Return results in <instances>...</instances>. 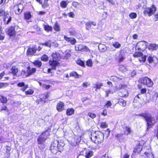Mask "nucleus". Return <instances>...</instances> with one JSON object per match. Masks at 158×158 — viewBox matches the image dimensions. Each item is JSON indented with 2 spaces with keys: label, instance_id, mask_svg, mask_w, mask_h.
Here are the masks:
<instances>
[{
  "label": "nucleus",
  "instance_id": "f257e3e1",
  "mask_svg": "<svg viewBox=\"0 0 158 158\" xmlns=\"http://www.w3.org/2000/svg\"><path fill=\"white\" fill-rule=\"evenodd\" d=\"M104 135L100 131H96L91 135V139L92 141L96 144L102 143L104 140Z\"/></svg>",
  "mask_w": 158,
  "mask_h": 158
},
{
  "label": "nucleus",
  "instance_id": "f03ea898",
  "mask_svg": "<svg viewBox=\"0 0 158 158\" xmlns=\"http://www.w3.org/2000/svg\"><path fill=\"white\" fill-rule=\"evenodd\" d=\"M143 117L146 120L147 125V129L151 128L156 123L155 119L154 118H152L150 115L148 113H143L137 115Z\"/></svg>",
  "mask_w": 158,
  "mask_h": 158
},
{
  "label": "nucleus",
  "instance_id": "7ed1b4c3",
  "mask_svg": "<svg viewBox=\"0 0 158 158\" xmlns=\"http://www.w3.org/2000/svg\"><path fill=\"white\" fill-rule=\"evenodd\" d=\"M156 10V8L155 5L152 4L150 8L148 7L146 8L144 11V14L148 15L150 16L154 14Z\"/></svg>",
  "mask_w": 158,
  "mask_h": 158
},
{
  "label": "nucleus",
  "instance_id": "20e7f679",
  "mask_svg": "<svg viewBox=\"0 0 158 158\" xmlns=\"http://www.w3.org/2000/svg\"><path fill=\"white\" fill-rule=\"evenodd\" d=\"M120 88H118V89H120L119 93V96L121 97L127 96L128 95V92L127 86L125 85H121Z\"/></svg>",
  "mask_w": 158,
  "mask_h": 158
},
{
  "label": "nucleus",
  "instance_id": "39448f33",
  "mask_svg": "<svg viewBox=\"0 0 158 158\" xmlns=\"http://www.w3.org/2000/svg\"><path fill=\"white\" fill-rule=\"evenodd\" d=\"M49 135V132L48 131L43 133L39 137L38 139V143L39 144L43 143Z\"/></svg>",
  "mask_w": 158,
  "mask_h": 158
},
{
  "label": "nucleus",
  "instance_id": "423d86ee",
  "mask_svg": "<svg viewBox=\"0 0 158 158\" xmlns=\"http://www.w3.org/2000/svg\"><path fill=\"white\" fill-rule=\"evenodd\" d=\"M148 43L144 41H141L138 42L135 47V50L143 51L147 47Z\"/></svg>",
  "mask_w": 158,
  "mask_h": 158
},
{
  "label": "nucleus",
  "instance_id": "0eeeda50",
  "mask_svg": "<svg viewBox=\"0 0 158 158\" xmlns=\"http://www.w3.org/2000/svg\"><path fill=\"white\" fill-rule=\"evenodd\" d=\"M140 82L142 84L146 85L147 86L151 87L153 84L152 81L147 77L143 78L140 80Z\"/></svg>",
  "mask_w": 158,
  "mask_h": 158
},
{
  "label": "nucleus",
  "instance_id": "6e6552de",
  "mask_svg": "<svg viewBox=\"0 0 158 158\" xmlns=\"http://www.w3.org/2000/svg\"><path fill=\"white\" fill-rule=\"evenodd\" d=\"M134 57L139 58V60L140 62H144L146 60L145 56H143L142 53L136 51L133 55Z\"/></svg>",
  "mask_w": 158,
  "mask_h": 158
},
{
  "label": "nucleus",
  "instance_id": "1a4fd4ad",
  "mask_svg": "<svg viewBox=\"0 0 158 158\" xmlns=\"http://www.w3.org/2000/svg\"><path fill=\"white\" fill-rule=\"evenodd\" d=\"M149 62L152 65L155 66L158 63V59L157 58L154 56H150L148 58Z\"/></svg>",
  "mask_w": 158,
  "mask_h": 158
},
{
  "label": "nucleus",
  "instance_id": "9d476101",
  "mask_svg": "<svg viewBox=\"0 0 158 158\" xmlns=\"http://www.w3.org/2000/svg\"><path fill=\"white\" fill-rule=\"evenodd\" d=\"M76 51H88L89 50V48L86 46L83 45H78L75 47Z\"/></svg>",
  "mask_w": 158,
  "mask_h": 158
},
{
  "label": "nucleus",
  "instance_id": "9b49d317",
  "mask_svg": "<svg viewBox=\"0 0 158 158\" xmlns=\"http://www.w3.org/2000/svg\"><path fill=\"white\" fill-rule=\"evenodd\" d=\"M58 61V60H53L49 61V64L52 66V69H55L56 67L60 65V64Z\"/></svg>",
  "mask_w": 158,
  "mask_h": 158
},
{
  "label": "nucleus",
  "instance_id": "f8f14e48",
  "mask_svg": "<svg viewBox=\"0 0 158 158\" xmlns=\"http://www.w3.org/2000/svg\"><path fill=\"white\" fill-rule=\"evenodd\" d=\"M23 7L21 4H19V5H16L14 6L15 13L16 14H19L22 11Z\"/></svg>",
  "mask_w": 158,
  "mask_h": 158
},
{
  "label": "nucleus",
  "instance_id": "ddd939ff",
  "mask_svg": "<svg viewBox=\"0 0 158 158\" xmlns=\"http://www.w3.org/2000/svg\"><path fill=\"white\" fill-rule=\"evenodd\" d=\"M56 108L58 111L61 112L64 109V104L61 102H59L56 105Z\"/></svg>",
  "mask_w": 158,
  "mask_h": 158
},
{
  "label": "nucleus",
  "instance_id": "4468645a",
  "mask_svg": "<svg viewBox=\"0 0 158 158\" xmlns=\"http://www.w3.org/2000/svg\"><path fill=\"white\" fill-rule=\"evenodd\" d=\"M61 53H62V52H61L60 53L56 52L53 53L52 56V59L54 60L59 61L61 58V56H60Z\"/></svg>",
  "mask_w": 158,
  "mask_h": 158
},
{
  "label": "nucleus",
  "instance_id": "2eb2a0df",
  "mask_svg": "<svg viewBox=\"0 0 158 158\" xmlns=\"http://www.w3.org/2000/svg\"><path fill=\"white\" fill-rule=\"evenodd\" d=\"M9 15L8 11L5 12V11L2 9L0 10V17L3 16L4 20L5 22L6 18L8 17Z\"/></svg>",
  "mask_w": 158,
  "mask_h": 158
},
{
  "label": "nucleus",
  "instance_id": "dca6fc26",
  "mask_svg": "<svg viewBox=\"0 0 158 158\" xmlns=\"http://www.w3.org/2000/svg\"><path fill=\"white\" fill-rule=\"evenodd\" d=\"M50 150L54 154L56 153L57 152L59 151L58 148L57 147L56 143L55 144L54 143H52V144L50 147Z\"/></svg>",
  "mask_w": 158,
  "mask_h": 158
},
{
  "label": "nucleus",
  "instance_id": "f3484780",
  "mask_svg": "<svg viewBox=\"0 0 158 158\" xmlns=\"http://www.w3.org/2000/svg\"><path fill=\"white\" fill-rule=\"evenodd\" d=\"M36 71V69L35 68H31L30 67H28L27 68V75L29 76L31 75L34 73Z\"/></svg>",
  "mask_w": 158,
  "mask_h": 158
},
{
  "label": "nucleus",
  "instance_id": "a211bd4d",
  "mask_svg": "<svg viewBox=\"0 0 158 158\" xmlns=\"http://www.w3.org/2000/svg\"><path fill=\"white\" fill-rule=\"evenodd\" d=\"M70 52L69 50H66L64 53H63V55L61 56V58L63 59H67L70 57L71 55Z\"/></svg>",
  "mask_w": 158,
  "mask_h": 158
},
{
  "label": "nucleus",
  "instance_id": "6ab92c4d",
  "mask_svg": "<svg viewBox=\"0 0 158 158\" xmlns=\"http://www.w3.org/2000/svg\"><path fill=\"white\" fill-rule=\"evenodd\" d=\"M94 155L93 151L90 150L86 151L85 153V158H90Z\"/></svg>",
  "mask_w": 158,
  "mask_h": 158
},
{
  "label": "nucleus",
  "instance_id": "aec40b11",
  "mask_svg": "<svg viewBox=\"0 0 158 158\" xmlns=\"http://www.w3.org/2000/svg\"><path fill=\"white\" fill-rule=\"evenodd\" d=\"M36 50L35 48H29L27 50V55H30L34 54Z\"/></svg>",
  "mask_w": 158,
  "mask_h": 158
},
{
  "label": "nucleus",
  "instance_id": "412c9836",
  "mask_svg": "<svg viewBox=\"0 0 158 158\" xmlns=\"http://www.w3.org/2000/svg\"><path fill=\"white\" fill-rule=\"evenodd\" d=\"M64 39L68 42H69L72 44H74L76 42L75 39L72 38H69L67 36H64Z\"/></svg>",
  "mask_w": 158,
  "mask_h": 158
},
{
  "label": "nucleus",
  "instance_id": "4be33fe9",
  "mask_svg": "<svg viewBox=\"0 0 158 158\" xmlns=\"http://www.w3.org/2000/svg\"><path fill=\"white\" fill-rule=\"evenodd\" d=\"M153 155L152 152H145L144 154L141 156V158H153Z\"/></svg>",
  "mask_w": 158,
  "mask_h": 158
},
{
  "label": "nucleus",
  "instance_id": "5701e85b",
  "mask_svg": "<svg viewBox=\"0 0 158 158\" xmlns=\"http://www.w3.org/2000/svg\"><path fill=\"white\" fill-rule=\"evenodd\" d=\"M17 85L19 87H22L21 90L23 91L28 87L27 85H25L24 83L23 82L18 83Z\"/></svg>",
  "mask_w": 158,
  "mask_h": 158
},
{
  "label": "nucleus",
  "instance_id": "b1692460",
  "mask_svg": "<svg viewBox=\"0 0 158 158\" xmlns=\"http://www.w3.org/2000/svg\"><path fill=\"white\" fill-rule=\"evenodd\" d=\"M7 32L10 36H12L15 34L14 28L12 27L8 28Z\"/></svg>",
  "mask_w": 158,
  "mask_h": 158
},
{
  "label": "nucleus",
  "instance_id": "393cba45",
  "mask_svg": "<svg viewBox=\"0 0 158 158\" xmlns=\"http://www.w3.org/2000/svg\"><path fill=\"white\" fill-rule=\"evenodd\" d=\"M124 78L123 76H121L120 77H118L116 76H113L111 77L110 80L114 81H119Z\"/></svg>",
  "mask_w": 158,
  "mask_h": 158
},
{
  "label": "nucleus",
  "instance_id": "a878e982",
  "mask_svg": "<svg viewBox=\"0 0 158 158\" xmlns=\"http://www.w3.org/2000/svg\"><path fill=\"white\" fill-rule=\"evenodd\" d=\"M142 149V146L141 145L136 146L133 152L135 153H138L140 152Z\"/></svg>",
  "mask_w": 158,
  "mask_h": 158
},
{
  "label": "nucleus",
  "instance_id": "bb28decb",
  "mask_svg": "<svg viewBox=\"0 0 158 158\" xmlns=\"http://www.w3.org/2000/svg\"><path fill=\"white\" fill-rule=\"evenodd\" d=\"M148 49L152 50H156L158 48V45L155 44H151L148 46Z\"/></svg>",
  "mask_w": 158,
  "mask_h": 158
},
{
  "label": "nucleus",
  "instance_id": "cd10ccee",
  "mask_svg": "<svg viewBox=\"0 0 158 158\" xmlns=\"http://www.w3.org/2000/svg\"><path fill=\"white\" fill-rule=\"evenodd\" d=\"M75 110L73 108L68 109L66 111V114L67 115H71L74 114Z\"/></svg>",
  "mask_w": 158,
  "mask_h": 158
},
{
  "label": "nucleus",
  "instance_id": "c85d7f7f",
  "mask_svg": "<svg viewBox=\"0 0 158 158\" xmlns=\"http://www.w3.org/2000/svg\"><path fill=\"white\" fill-rule=\"evenodd\" d=\"M68 2L67 1H62L60 2V7L63 8H66L67 6Z\"/></svg>",
  "mask_w": 158,
  "mask_h": 158
},
{
  "label": "nucleus",
  "instance_id": "c756f323",
  "mask_svg": "<svg viewBox=\"0 0 158 158\" xmlns=\"http://www.w3.org/2000/svg\"><path fill=\"white\" fill-rule=\"evenodd\" d=\"M33 64L35 65L40 68L42 66V62L39 60H35L33 62Z\"/></svg>",
  "mask_w": 158,
  "mask_h": 158
},
{
  "label": "nucleus",
  "instance_id": "7c9ffc66",
  "mask_svg": "<svg viewBox=\"0 0 158 158\" xmlns=\"http://www.w3.org/2000/svg\"><path fill=\"white\" fill-rule=\"evenodd\" d=\"M11 73L13 75H16L18 72V69L16 66H13L11 69Z\"/></svg>",
  "mask_w": 158,
  "mask_h": 158
},
{
  "label": "nucleus",
  "instance_id": "2f4dec72",
  "mask_svg": "<svg viewBox=\"0 0 158 158\" xmlns=\"http://www.w3.org/2000/svg\"><path fill=\"white\" fill-rule=\"evenodd\" d=\"M24 19H29L31 17V15L29 12H26L24 13Z\"/></svg>",
  "mask_w": 158,
  "mask_h": 158
},
{
  "label": "nucleus",
  "instance_id": "473e14b6",
  "mask_svg": "<svg viewBox=\"0 0 158 158\" xmlns=\"http://www.w3.org/2000/svg\"><path fill=\"white\" fill-rule=\"evenodd\" d=\"M131 131V128L127 127L124 128V133L126 135H128L130 134Z\"/></svg>",
  "mask_w": 158,
  "mask_h": 158
},
{
  "label": "nucleus",
  "instance_id": "72a5a7b5",
  "mask_svg": "<svg viewBox=\"0 0 158 158\" xmlns=\"http://www.w3.org/2000/svg\"><path fill=\"white\" fill-rule=\"evenodd\" d=\"M0 101L2 103H5L7 102V98L3 96H0Z\"/></svg>",
  "mask_w": 158,
  "mask_h": 158
},
{
  "label": "nucleus",
  "instance_id": "f704fd0d",
  "mask_svg": "<svg viewBox=\"0 0 158 158\" xmlns=\"http://www.w3.org/2000/svg\"><path fill=\"white\" fill-rule=\"evenodd\" d=\"M118 102L120 105L123 106H125L126 105V102L122 99H119Z\"/></svg>",
  "mask_w": 158,
  "mask_h": 158
},
{
  "label": "nucleus",
  "instance_id": "c9c22d12",
  "mask_svg": "<svg viewBox=\"0 0 158 158\" xmlns=\"http://www.w3.org/2000/svg\"><path fill=\"white\" fill-rule=\"evenodd\" d=\"M44 29L45 30L47 31H51L52 30V27L48 25H46L44 26Z\"/></svg>",
  "mask_w": 158,
  "mask_h": 158
},
{
  "label": "nucleus",
  "instance_id": "e433bc0d",
  "mask_svg": "<svg viewBox=\"0 0 158 158\" xmlns=\"http://www.w3.org/2000/svg\"><path fill=\"white\" fill-rule=\"evenodd\" d=\"M57 143V147L58 148V150H59V151H60L59 149L62 148L64 146V144L63 143L56 142Z\"/></svg>",
  "mask_w": 158,
  "mask_h": 158
},
{
  "label": "nucleus",
  "instance_id": "4c0bfd02",
  "mask_svg": "<svg viewBox=\"0 0 158 158\" xmlns=\"http://www.w3.org/2000/svg\"><path fill=\"white\" fill-rule=\"evenodd\" d=\"M102 85V84L96 83L93 85V87L94 88H96V89H97L100 88Z\"/></svg>",
  "mask_w": 158,
  "mask_h": 158
},
{
  "label": "nucleus",
  "instance_id": "58836bf2",
  "mask_svg": "<svg viewBox=\"0 0 158 158\" xmlns=\"http://www.w3.org/2000/svg\"><path fill=\"white\" fill-rule=\"evenodd\" d=\"M53 28L56 31H59L60 30V26L57 23H56L54 25Z\"/></svg>",
  "mask_w": 158,
  "mask_h": 158
},
{
  "label": "nucleus",
  "instance_id": "ea45409f",
  "mask_svg": "<svg viewBox=\"0 0 158 158\" xmlns=\"http://www.w3.org/2000/svg\"><path fill=\"white\" fill-rule=\"evenodd\" d=\"M48 56L45 55H44L41 58V60L43 61L46 62L48 60Z\"/></svg>",
  "mask_w": 158,
  "mask_h": 158
},
{
  "label": "nucleus",
  "instance_id": "a19ab883",
  "mask_svg": "<svg viewBox=\"0 0 158 158\" xmlns=\"http://www.w3.org/2000/svg\"><path fill=\"white\" fill-rule=\"evenodd\" d=\"M70 77H74L75 78H78L79 77L78 75L75 72H72L70 74Z\"/></svg>",
  "mask_w": 158,
  "mask_h": 158
},
{
  "label": "nucleus",
  "instance_id": "79ce46f5",
  "mask_svg": "<svg viewBox=\"0 0 158 158\" xmlns=\"http://www.w3.org/2000/svg\"><path fill=\"white\" fill-rule=\"evenodd\" d=\"M113 46L116 48H119L121 46V44L118 42H115L113 44Z\"/></svg>",
  "mask_w": 158,
  "mask_h": 158
},
{
  "label": "nucleus",
  "instance_id": "37998d69",
  "mask_svg": "<svg viewBox=\"0 0 158 158\" xmlns=\"http://www.w3.org/2000/svg\"><path fill=\"white\" fill-rule=\"evenodd\" d=\"M137 16V15L135 13H131L129 15V17L132 19L136 18Z\"/></svg>",
  "mask_w": 158,
  "mask_h": 158
},
{
  "label": "nucleus",
  "instance_id": "c03bdc74",
  "mask_svg": "<svg viewBox=\"0 0 158 158\" xmlns=\"http://www.w3.org/2000/svg\"><path fill=\"white\" fill-rule=\"evenodd\" d=\"M119 69L120 71L123 72H126L127 70L126 67L123 65L120 66L119 67Z\"/></svg>",
  "mask_w": 158,
  "mask_h": 158
},
{
  "label": "nucleus",
  "instance_id": "a18cd8bd",
  "mask_svg": "<svg viewBox=\"0 0 158 158\" xmlns=\"http://www.w3.org/2000/svg\"><path fill=\"white\" fill-rule=\"evenodd\" d=\"M34 93L33 90L29 89L25 92V94L27 95H32Z\"/></svg>",
  "mask_w": 158,
  "mask_h": 158
},
{
  "label": "nucleus",
  "instance_id": "49530a36",
  "mask_svg": "<svg viewBox=\"0 0 158 158\" xmlns=\"http://www.w3.org/2000/svg\"><path fill=\"white\" fill-rule=\"evenodd\" d=\"M77 64L81 66H84V62L80 59L77 60Z\"/></svg>",
  "mask_w": 158,
  "mask_h": 158
},
{
  "label": "nucleus",
  "instance_id": "de8ad7c7",
  "mask_svg": "<svg viewBox=\"0 0 158 158\" xmlns=\"http://www.w3.org/2000/svg\"><path fill=\"white\" fill-rule=\"evenodd\" d=\"M86 65L89 67H91L93 65L92 61L91 60H88L86 62Z\"/></svg>",
  "mask_w": 158,
  "mask_h": 158
},
{
  "label": "nucleus",
  "instance_id": "09e8293b",
  "mask_svg": "<svg viewBox=\"0 0 158 158\" xmlns=\"http://www.w3.org/2000/svg\"><path fill=\"white\" fill-rule=\"evenodd\" d=\"M42 45H45L46 46L50 47L52 45V42L50 40L46 42L44 44H43Z\"/></svg>",
  "mask_w": 158,
  "mask_h": 158
},
{
  "label": "nucleus",
  "instance_id": "8fccbe9b",
  "mask_svg": "<svg viewBox=\"0 0 158 158\" xmlns=\"http://www.w3.org/2000/svg\"><path fill=\"white\" fill-rule=\"evenodd\" d=\"M91 27V25L90 22L87 23L85 24L86 29L87 30H89Z\"/></svg>",
  "mask_w": 158,
  "mask_h": 158
},
{
  "label": "nucleus",
  "instance_id": "3c124183",
  "mask_svg": "<svg viewBox=\"0 0 158 158\" xmlns=\"http://www.w3.org/2000/svg\"><path fill=\"white\" fill-rule=\"evenodd\" d=\"M112 105V103L110 101L106 102L105 104V106L106 107L108 108Z\"/></svg>",
  "mask_w": 158,
  "mask_h": 158
},
{
  "label": "nucleus",
  "instance_id": "603ef678",
  "mask_svg": "<svg viewBox=\"0 0 158 158\" xmlns=\"http://www.w3.org/2000/svg\"><path fill=\"white\" fill-rule=\"evenodd\" d=\"M88 115L92 118H94L96 117L95 114L90 112H89L88 114Z\"/></svg>",
  "mask_w": 158,
  "mask_h": 158
},
{
  "label": "nucleus",
  "instance_id": "864d4df0",
  "mask_svg": "<svg viewBox=\"0 0 158 158\" xmlns=\"http://www.w3.org/2000/svg\"><path fill=\"white\" fill-rule=\"evenodd\" d=\"M100 127L102 128H106L107 127V125L105 122H102L100 124Z\"/></svg>",
  "mask_w": 158,
  "mask_h": 158
},
{
  "label": "nucleus",
  "instance_id": "5fc2aeb1",
  "mask_svg": "<svg viewBox=\"0 0 158 158\" xmlns=\"http://www.w3.org/2000/svg\"><path fill=\"white\" fill-rule=\"evenodd\" d=\"M1 110H4L8 111V109L7 108V107L6 106L3 105L1 107Z\"/></svg>",
  "mask_w": 158,
  "mask_h": 158
},
{
  "label": "nucleus",
  "instance_id": "6e6d98bb",
  "mask_svg": "<svg viewBox=\"0 0 158 158\" xmlns=\"http://www.w3.org/2000/svg\"><path fill=\"white\" fill-rule=\"evenodd\" d=\"M123 136V134L121 133L119 134L118 133L116 134L115 135V137L117 138V139H119L121 137H122Z\"/></svg>",
  "mask_w": 158,
  "mask_h": 158
},
{
  "label": "nucleus",
  "instance_id": "4d7b16f0",
  "mask_svg": "<svg viewBox=\"0 0 158 158\" xmlns=\"http://www.w3.org/2000/svg\"><path fill=\"white\" fill-rule=\"evenodd\" d=\"M124 59V57L122 55H120L119 56L118 60L119 62L123 61Z\"/></svg>",
  "mask_w": 158,
  "mask_h": 158
},
{
  "label": "nucleus",
  "instance_id": "13d9d810",
  "mask_svg": "<svg viewBox=\"0 0 158 158\" xmlns=\"http://www.w3.org/2000/svg\"><path fill=\"white\" fill-rule=\"evenodd\" d=\"M69 17L71 18H74L75 16L74 14L72 12H70L68 14Z\"/></svg>",
  "mask_w": 158,
  "mask_h": 158
},
{
  "label": "nucleus",
  "instance_id": "bf43d9fd",
  "mask_svg": "<svg viewBox=\"0 0 158 158\" xmlns=\"http://www.w3.org/2000/svg\"><path fill=\"white\" fill-rule=\"evenodd\" d=\"M50 87L51 86L50 85H46L44 84L43 85V88L48 89H49Z\"/></svg>",
  "mask_w": 158,
  "mask_h": 158
},
{
  "label": "nucleus",
  "instance_id": "052dcab7",
  "mask_svg": "<svg viewBox=\"0 0 158 158\" xmlns=\"http://www.w3.org/2000/svg\"><path fill=\"white\" fill-rule=\"evenodd\" d=\"M52 45L54 46L55 47H58V44L56 42L52 43Z\"/></svg>",
  "mask_w": 158,
  "mask_h": 158
},
{
  "label": "nucleus",
  "instance_id": "680f3d73",
  "mask_svg": "<svg viewBox=\"0 0 158 158\" xmlns=\"http://www.w3.org/2000/svg\"><path fill=\"white\" fill-rule=\"evenodd\" d=\"M1 32L2 29L1 27H0V40H3L4 39V36L1 34Z\"/></svg>",
  "mask_w": 158,
  "mask_h": 158
},
{
  "label": "nucleus",
  "instance_id": "e2e57ef3",
  "mask_svg": "<svg viewBox=\"0 0 158 158\" xmlns=\"http://www.w3.org/2000/svg\"><path fill=\"white\" fill-rule=\"evenodd\" d=\"M46 13V12L44 11H40L38 12V14L39 15H43L45 14Z\"/></svg>",
  "mask_w": 158,
  "mask_h": 158
},
{
  "label": "nucleus",
  "instance_id": "0e129e2a",
  "mask_svg": "<svg viewBox=\"0 0 158 158\" xmlns=\"http://www.w3.org/2000/svg\"><path fill=\"white\" fill-rule=\"evenodd\" d=\"M42 7L44 8H46L48 7V4L47 2L44 3L42 5Z\"/></svg>",
  "mask_w": 158,
  "mask_h": 158
},
{
  "label": "nucleus",
  "instance_id": "69168bd1",
  "mask_svg": "<svg viewBox=\"0 0 158 158\" xmlns=\"http://www.w3.org/2000/svg\"><path fill=\"white\" fill-rule=\"evenodd\" d=\"M154 20L155 21L158 20V14L154 15Z\"/></svg>",
  "mask_w": 158,
  "mask_h": 158
},
{
  "label": "nucleus",
  "instance_id": "338daca9",
  "mask_svg": "<svg viewBox=\"0 0 158 158\" xmlns=\"http://www.w3.org/2000/svg\"><path fill=\"white\" fill-rule=\"evenodd\" d=\"M107 110H105V109H104L103 110V112H102V114L103 115H104V116H106L107 115Z\"/></svg>",
  "mask_w": 158,
  "mask_h": 158
},
{
  "label": "nucleus",
  "instance_id": "774afa93",
  "mask_svg": "<svg viewBox=\"0 0 158 158\" xmlns=\"http://www.w3.org/2000/svg\"><path fill=\"white\" fill-rule=\"evenodd\" d=\"M146 89L145 88H143L141 90V94H144L146 92Z\"/></svg>",
  "mask_w": 158,
  "mask_h": 158
}]
</instances>
